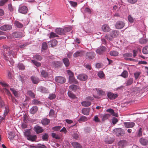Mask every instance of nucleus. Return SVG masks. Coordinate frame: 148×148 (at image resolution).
Here are the masks:
<instances>
[{
    "mask_svg": "<svg viewBox=\"0 0 148 148\" xmlns=\"http://www.w3.org/2000/svg\"><path fill=\"white\" fill-rule=\"evenodd\" d=\"M56 95L55 94H52L49 95V98L51 100L53 99L56 98Z\"/></svg>",
    "mask_w": 148,
    "mask_h": 148,
    "instance_id": "obj_63",
    "label": "nucleus"
},
{
    "mask_svg": "<svg viewBox=\"0 0 148 148\" xmlns=\"http://www.w3.org/2000/svg\"><path fill=\"white\" fill-rule=\"evenodd\" d=\"M67 72L69 76V77L74 76V73L70 70H67Z\"/></svg>",
    "mask_w": 148,
    "mask_h": 148,
    "instance_id": "obj_59",
    "label": "nucleus"
},
{
    "mask_svg": "<svg viewBox=\"0 0 148 148\" xmlns=\"http://www.w3.org/2000/svg\"><path fill=\"white\" fill-rule=\"evenodd\" d=\"M14 24L15 26L19 28H22L23 27V25L18 21H15L14 23Z\"/></svg>",
    "mask_w": 148,
    "mask_h": 148,
    "instance_id": "obj_37",
    "label": "nucleus"
},
{
    "mask_svg": "<svg viewBox=\"0 0 148 148\" xmlns=\"http://www.w3.org/2000/svg\"><path fill=\"white\" fill-rule=\"evenodd\" d=\"M123 56L126 60H128L129 57H131L132 56V54L131 53H127L124 54L123 55Z\"/></svg>",
    "mask_w": 148,
    "mask_h": 148,
    "instance_id": "obj_30",
    "label": "nucleus"
},
{
    "mask_svg": "<svg viewBox=\"0 0 148 148\" xmlns=\"http://www.w3.org/2000/svg\"><path fill=\"white\" fill-rule=\"evenodd\" d=\"M88 120V119L87 117L84 116L80 117L78 120V121L79 123H81L82 122H85L87 121Z\"/></svg>",
    "mask_w": 148,
    "mask_h": 148,
    "instance_id": "obj_31",
    "label": "nucleus"
},
{
    "mask_svg": "<svg viewBox=\"0 0 148 148\" xmlns=\"http://www.w3.org/2000/svg\"><path fill=\"white\" fill-rule=\"evenodd\" d=\"M79 133L77 132L74 133L73 136L75 139H77L79 138Z\"/></svg>",
    "mask_w": 148,
    "mask_h": 148,
    "instance_id": "obj_58",
    "label": "nucleus"
},
{
    "mask_svg": "<svg viewBox=\"0 0 148 148\" xmlns=\"http://www.w3.org/2000/svg\"><path fill=\"white\" fill-rule=\"evenodd\" d=\"M120 75L124 78H126L128 76V72L126 71L125 70Z\"/></svg>",
    "mask_w": 148,
    "mask_h": 148,
    "instance_id": "obj_39",
    "label": "nucleus"
},
{
    "mask_svg": "<svg viewBox=\"0 0 148 148\" xmlns=\"http://www.w3.org/2000/svg\"><path fill=\"white\" fill-rule=\"evenodd\" d=\"M119 53L116 51H111L110 52V54L111 56H116L118 55Z\"/></svg>",
    "mask_w": 148,
    "mask_h": 148,
    "instance_id": "obj_46",
    "label": "nucleus"
},
{
    "mask_svg": "<svg viewBox=\"0 0 148 148\" xmlns=\"http://www.w3.org/2000/svg\"><path fill=\"white\" fill-rule=\"evenodd\" d=\"M63 29L64 34L70 31L72 29V28L71 27H66Z\"/></svg>",
    "mask_w": 148,
    "mask_h": 148,
    "instance_id": "obj_54",
    "label": "nucleus"
},
{
    "mask_svg": "<svg viewBox=\"0 0 148 148\" xmlns=\"http://www.w3.org/2000/svg\"><path fill=\"white\" fill-rule=\"evenodd\" d=\"M32 81L33 83L34 84H37L39 82V79L34 76H32L31 77Z\"/></svg>",
    "mask_w": 148,
    "mask_h": 148,
    "instance_id": "obj_22",
    "label": "nucleus"
},
{
    "mask_svg": "<svg viewBox=\"0 0 148 148\" xmlns=\"http://www.w3.org/2000/svg\"><path fill=\"white\" fill-rule=\"evenodd\" d=\"M106 111L107 112L110 113L113 116H117V114L115 113L114 110L110 108L106 110Z\"/></svg>",
    "mask_w": 148,
    "mask_h": 148,
    "instance_id": "obj_32",
    "label": "nucleus"
},
{
    "mask_svg": "<svg viewBox=\"0 0 148 148\" xmlns=\"http://www.w3.org/2000/svg\"><path fill=\"white\" fill-rule=\"evenodd\" d=\"M12 36L14 38H20L23 36V34L21 32H15L12 33Z\"/></svg>",
    "mask_w": 148,
    "mask_h": 148,
    "instance_id": "obj_8",
    "label": "nucleus"
},
{
    "mask_svg": "<svg viewBox=\"0 0 148 148\" xmlns=\"http://www.w3.org/2000/svg\"><path fill=\"white\" fill-rule=\"evenodd\" d=\"M49 136L47 134H45L42 136V138L43 140L47 141L48 139Z\"/></svg>",
    "mask_w": 148,
    "mask_h": 148,
    "instance_id": "obj_44",
    "label": "nucleus"
},
{
    "mask_svg": "<svg viewBox=\"0 0 148 148\" xmlns=\"http://www.w3.org/2000/svg\"><path fill=\"white\" fill-rule=\"evenodd\" d=\"M18 67L19 69L23 70L25 69V67L24 65L22 64H19L18 65Z\"/></svg>",
    "mask_w": 148,
    "mask_h": 148,
    "instance_id": "obj_60",
    "label": "nucleus"
},
{
    "mask_svg": "<svg viewBox=\"0 0 148 148\" xmlns=\"http://www.w3.org/2000/svg\"><path fill=\"white\" fill-rule=\"evenodd\" d=\"M5 109L3 116L2 117L0 116V121H2L5 119V116L7 115L9 112V110L7 107L6 106L5 107Z\"/></svg>",
    "mask_w": 148,
    "mask_h": 148,
    "instance_id": "obj_14",
    "label": "nucleus"
},
{
    "mask_svg": "<svg viewBox=\"0 0 148 148\" xmlns=\"http://www.w3.org/2000/svg\"><path fill=\"white\" fill-rule=\"evenodd\" d=\"M86 56L89 59H92L95 57V53L93 52H89L86 53Z\"/></svg>",
    "mask_w": 148,
    "mask_h": 148,
    "instance_id": "obj_10",
    "label": "nucleus"
},
{
    "mask_svg": "<svg viewBox=\"0 0 148 148\" xmlns=\"http://www.w3.org/2000/svg\"><path fill=\"white\" fill-rule=\"evenodd\" d=\"M142 52L144 54H147L148 53V45L146 46L143 48Z\"/></svg>",
    "mask_w": 148,
    "mask_h": 148,
    "instance_id": "obj_42",
    "label": "nucleus"
},
{
    "mask_svg": "<svg viewBox=\"0 0 148 148\" xmlns=\"http://www.w3.org/2000/svg\"><path fill=\"white\" fill-rule=\"evenodd\" d=\"M4 90L6 94H7L9 97H11V98H12V95L10 92V91L6 88H5Z\"/></svg>",
    "mask_w": 148,
    "mask_h": 148,
    "instance_id": "obj_56",
    "label": "nucleus"
},
{
    "mask_svg": "<svg viewBox=\"0 0 148 148\" xmlns=\"http://www.w3.org/2000/svg\"><path fill=\"white\" fill-rule=\"evenodd\" d=\"M3 58L7 61H9L10 63V64H8L9 65L11 66L14 64V62L13 60H12L10 58L9 60V58L8 56L9 57L11 56L12 57L15 58L16 55V53L10 49V47L8 46L3 45Z\"/></svg>",
    "mask_w": 148,
    "mask_h": 148,
    "instance_id": "obj_1",
    "label": "nucleus"
},
{
    "mask_svg": "<svg viewBox=\"0 0 148 148\" xmlns=\"http://www.w3.org/2000/svg\"><path fill=\"white\" fill-rule=\"evenodd\" d=\"M119 34V31H118L114 30L110 33V35L112 38H115Z\"/></svg>",
    "mask_w": 148,
    "mask_h": 148,
    "instance_id": "obj_20",
    "label": "nucleus"
},
{
    "mask_svg": "<svg viewBox=\"0 0 148 148\" xmlns=\"http://www.w3.org/2000/svg\"><path fill=\"white\" fill-rule=\"evenodd\" d=\"M148 41V39L146 38H141L139 40V42L140 44H146Z\"/></svg>",
    "mask_w": 148,
    "mask_h": 148,
    "instance_id": "obj_33",
    "label": "nucleus"
},
{
    "mask_svg": "<svg viewBox=\"0 0 148 148\" xmlns=\"http://www.w3.org/2000/svg\"><path fill=\"white\" fill-rule=\"evenodd\" d=\"M82 105L85 107H88L91 105V103L90 101H84L82 102Z\"/></svg>",
    "mask_w": 148,
    "mask_h": 148,
    "instance_id": "obj_34",
    "label": "nucleus"
},
{
    "mask_svg": "<svg viewBox=\"0 0 148 148\" xmlns=\"http://www.w3.org/2000/svg\"><path fill=\"white\" fill-rule=\"evenodd\" d=\"M40 73L41 75L44 78H46L48 77V74L44 70H42L40 71Z\"/></svg>",
    "mask_w": 148,
    "mask_h": 148,
    "instance_id": "obj_25",
    "label": "nucleus"
},
{
    "mask_svg": "<svg viewBox=\"0 0 148 148\" xmlns=\"http://www.w3.org/2000/svg\"><path fill=\"white\" fill-rule=\"evenodd\" d=\"M58 43V42L55 39H53L48 42V45L50 47H55Z\"/></svg>",
    "mask_w": 148,
    "mask_h": 148,
    "instance_id": "obj_18",
    "label": "nucleus"
},
{
    "mask_svg": "<svg viewBox=\"0 0 148 148\" xmlns=\"http://www.w3.org/2000/svg\"><path fill=\"white\" fill-rule=\"evenodd\" d=\"M128 19L130 23H133L134 21V18H133L131 15H128Z\"/></svg>",
    "mask_w": 148,
    "mask_h": 148,
    "instance_id": "obj_50",
    "label": "nucleus"
},
{
    "mask_svg": "<svg viewBox=\"0 0 148 148\" xmlns=\"http://www.w3.org/2000/svg\"><path fill=\"white\" fill-rule=\"evenodd\" d=\"M114 132L117 136H122L125 134L124 130L121 128H117L114 130Z\"/></svg>",
    "mask_w": 148,
    "mask_h": 148,
    "instance_id": "obj_2",
    "label": "nucleus"
},
{
    "mask_svg": "<svg viewBox=\"0 0 148 148\" xmlns=\"http://www.w3.org/2000/svg\"><path fill=\"white\" fill-rule=\"evenodd\" d=\"M139 142L143 145H148V140L143 137L140 139Z\"/></svg>",
    "mask_w": 148,
    "mask_h": 148,
    "instance_id": "obj_12",
    "label": "nucleus"
},
{
    "mask_svg": "<svg viewBox=\"0 0 148 148\" xmlns=\"http://www.w3.org/2000/svg\"><path fill=\"white\" fill-rule=\"evenodd\" d=\"M141 73L139 72H136L134 74L135 79H137Z\"/></svg>",
    "mask_w": 148,
    "mask_h": 148,
    "instance_id": "obj_57",
    "label": "nucleus"
},
{
    "mask_svg": "<svg viewBox=\"0 0 148 148\" xmlns=\"http://www.w3.org/2000/svg\"><path fill=\"white\" fill-rule=\"evenodd\" d=\"M27 139L32 141H34L36 140L37 137L36 135H30L27 138Z\"/></svg>",
    "mask_w": 148,
    "mask_h": 148,
    "instance_id": "obj_26",
    "label": "nucleus"
},
{
    "mask_svg": "<svg viewBox=\"0 0 148 148\" xmlns=\"http://www.w3.org/2000/svg\"><path fill=\"white\" fill-rule=\"evenodd\" d=\"M55 79L56 82L61 84H63L66 82L65 78L62 76H56Z\"/></svg>",
    "mask_w": 148,
    "mask_h": 148,
    "instance_id": "obj_4",
    "label": "nucleus"
},
{
    "mask_svg": "<svg viewBox=\"0 0 148 148\" xmlns=\"http://www.w3.org/2000/svg\"><path fill=\"white\" fill-rule=\"evenodd\" d=\"M51 136L53 138H55L56 139H59L60 138V137L57 134H56L54 133H51Z\"/></svg>",
    "mask_w": 148,
    "mask_h": 148,
    "instance_id": "obj_48",
    "label": "nucleus"
},
{
    "mask_svg": "<svg viewBox=\"0 0 148 148\" xmlns=\"http://www.w3.org/2000/svg\"><path fill=\"white\" fill-rule=\"evenodd\" d=\"M69 81L70 82L76 84H78V82L77 80L75 78L74 76L69 77Z\"/></svg>",
    "mask_w": 148,
    "mask_h": 148,
    "instance_id": "obj_27",
    "label": "nucleus"
},
{
    "mask_svg": "<svg viewBox=\"0 0 148 148\" xmlns=\"http://www.w3.org/2000/svg\"><path fill=\"white\" fill-rule=\"evenodd\" d=\"M84 54V51H79L76 52L74 53L73 56L75 58H76L79 56H82Z\"/></svg>",
    "mask_w": 148,
    "mask_h": 148,
    "instance_id": "obj_17",
    "label": "nucleus"
},
{
    "mask_svg": "<svg viewBox=\"0 0 148 148\" xmlns=\"http://www.w3.org/2000/svg\"><path fill=\"white\" fill-rule=\"evenodd\" d=\"M41 123L43 125H47L49 123L50 120L47 118H45L41 121Z\"/></svg>",
    "mask_w": 148,
    "mask_h": 148,
    "instance_id": "obj_29",
    "label": "nucleus"
},
{
    "mask_svg": "<svg viewBox=\"0 0 148 148\" xmlns=\"http://www.w3.org/2000/svg\"><path fill=\"white\" fill-rule=\"evenodd\" d=\"M12 28V27L11 25H5L0 27V29L5 31L10 30Z\"/></svg>",
    "mask_w": 148,
    "mask_h": 148,
    "instance_id": "obj_15",
    "label": "nucleus"
},
{
    "mask_svg": "<svg viewBox=\"0 0 148 148\" xmlns=\"http://www.w3.org/2000/svg\"><path fill=\"white\" fill-rule=\"evenodd\" d=\"M38 110V108L36 106L32 107L30 110V112L32 114H35Z\"/></svg>",
    "mask_w": 148,
    "mask_h": 148,
    "instance_id": "obj_24",
    "label": "nucleus"
},
{
    "mask_svg": "<svg viewBox=\"0 0 148 148\" xmlns=\"http://www.w3.org/2000/svg\"><path fill=\"white\" fill-rule=\"evenodd\" d=\"M101 29L102 30L105 32H108L111 30L109 26L106 24L103 25Z\"/></svg>",
    "mask_w": 148,
    "mask_h": 148,
    "instance_id": "obj_11",
    "label": "nucleus"
},
{
    "mask_svg": "<svg viewBox=\"0 0 148 148\" xmlns=\"http://www.w3.org/2000/svg\"><path fill=\"white\" fill-rule=\"evenodd\" d=\"M47 48V45L46 42H43L42 44V49L43 50L46 49Z\"/></svg>",
    "mask_w": 148,
    "mask_h": 148,
    "instance_id": "obj_53",
    "label": "nucleus"
},
{
    "mask_svg": "<svg viewBox=\"0 0 148 148\" xmlns=\"http://www.w3.org/2000/svg\"><path fill=\"white\" fill-rule=\"evenodd\" d=\"M8 1V0H1L0 1V6H3Z\"/></svg>",
    "mask_w": 148,
    "mask_h": 148,
    "instance_id": "obj_61",
    "label": "nucleus"
},
{
    "mask_svg": "<svg viewBox=\"0 0 148 148\" xmlns=\"http://www.w3.org/2000/svg\"><path fill=\"white\" fill-rule=\"evenodd\" d=\"M98 77L100 78H102L105 75L103 71L99 72L97 74Z\"/></svg>",
    "mask_w": 148,
    "mask_h": 148,
    "instance_id": "obj_52",
    "label": "nucleus"
},
{
    "mask_svg": "<svg viewBox=\"0 0 148 148\" xmlns=\"http://www.w3.org/2000/svg\"><path fill=\"white\" fill-rule=\"evenodd\" d=\"M55 32L59 35L64 34V29L62 28H57L55 29Z\"/></svg>",
    "mask_w": 148,
    "mask_h": 148,
    "instance_id": "obj_21",
    "label": "nucleus"
},
{
    "mask_svg": "<svg viewBox=\"0 0 148 148\" xmlns=\"http://www.w3.org/2000/svg\"><path fill=\"white\" fill-rule=\"evenodd\" d=\"M8 137L11 140H13L15 136L14 134L12 132H9L8 133Z\"/></svg>",
    "mask_w": 148,
    "mask_h": 148,
    "instance_id": "obj_41",
    "label": "nucleus"
},
{
    "mask_svg": "<svg viewBox=\"0 0 148 148\" xmlns=\"http://www.w3.org/2000/svg\"><path fill=\"white\" fill-rule=\"evenodd\" d=\"M18 12L23 14H25L27 11V8L25 6H23L19 7L18 10Z\"/></svg>",
    "mask_w": 148,
    "mask_h": 148,
    "instance_id": "obj_7",
    "label": "nucleus"
},
{
    "mask_svg": "<svg viewBox=\"0 0 148 148\" xmlns=\"http://www.w3.org/2000/svg\"><path fill=\"white\" fill-rule=\"evenodd\" d=\"M107 96L110 99L112 100L117 98L118 95L116 94H113L111 92H109L108 93Z\"/></svg>",
    "mask_w": 148,
    "mask_h": 148,
    "instance_id": "obj_16",
    "label": "nucleus"
},
{
    "mask_svg": "<svg viewBox=\"0 0 148 148\" xmlns=\"http://www.w3.org/2000/svg\"><path fill=\"white\" fill-rule=\"evenodd\" d=\"M31 62L34 64L37 67L40 66H41V64L40 62H38L34 60H31Z\"/></svg>",
    "mask_w": 148,
    "mask_h": 148,
    "instance_id": "obj_47",
    "label": "nucleus"
},
{
    "mask_svg": "<svg viewBox=\"0 0 148 148\" xmlns=\"http://www.w3.org/2000/svg\"><path fill=\"white\" fill-rule=\"evenodd\" d=\"M61 128V127L57 126L53 127L52 128V129L55 131L59 130Z\"/></svg>",
    "mask_w": 148,
    "mask_h": 148,
    "instance_id": "obj_64",
    "label": "nucleus"
},
{
    "mask_svg": "<svg viewBox=\"0 0 148 148\" xmlns=\"http://www.w3.org/2000/svg\"><path fill=\"white\" fill-rule=\"evenodd\" d=\"M110 116V115L109 114H106L104 115L102 118V121H104L108 119Z\"/></svg>",
    "mask_w": 148,
    "mask_h": 148,
    "instance_id": "obj_51",
    "label": "nucleus"
},
{
    "mask_svg": "<svg viewBox=\"0 0 148 148\" xmlns=\"http://www.w3.org/2000/svg\"><path fill=\"white\" fill-rule=\"evenodd\" d=\"M33 58L39 61H40L42 59V58L41 56L37 54L35 55Z\"/></svg>",
    "mask_w": 148,
    "mask_h": 148,
    "instance_id": "obj_43",
    "label": "nucleus"
},
{
    "mask_svg": "<svg viewBox=\"0 0 148 148\" xmlns=\"http://www.w3.org/2000/svg\"><path fill=\"white\" fill-rule=\"evenodd\" d=\"M38 90L42 93H47V90L46 88L45 87L41 86L38 88Z\"/></svg>",
    "mask_w": 148,
    "mask_h": 148,
    "instance_id": "obj_36",
    "label": "nucleus"
},
{
    "mask_svg": "<svg viewBox=\"0 0 148 148\" xmlns=\"http://www.w3.org/2000/svg\"><path fill=\"white\" fill-rule=\"evenodd\" d=\"M90 110V108H84L82 110V113L85 115H88L89 114Z\"/></svg>",
    "mask_w": 148,
    "mask_h": 148,
    "instance_id": "obj_23",
    "label": "nucleus"
},
{
    "mask_svg": "<svg viewBox=\"0 0 148 148\" xmlns=\"http://www.w3.org/2000/svg\"><path fill=\"white\" fill-rule=\"evenodd\" d=\"M10 90L13 93L16 97L18 96V92L17 91L15 90L13 88H10Z\"/></svg>",
    "mask_w": 148,
    "mask_h": 148,
    "instance_id": "obj_55",
    "label": "nucleus"
},
{
    "mask_svg": "<svg viewBox=\"0 0 148 148\" xmlns=\"http://www.w3.org/2000/svg\"><path fill=\"white\" fill-rule=\"evenodd\" d=\"M68 95L70 98L73 99H74L76 98L75 95L71 91H68Z\"/></svg>",
    "mask_w": 148,
    "mask_h": 148,
    "instance_id": "obj_40",
    "label": "nucleus"
},
{
    "mask_svg": "<svg viewBox=\"0 0 148 148\" xmlns=\"http://www.w3.org/2000/svg\"><path fill=\"white\" fill-rule=\"evenodd\" d=\"M62 61L66 67H68L69 66L70 62L68 58H64L63 59Z\"/></svg>",
    "mask_w": 148,
    "mask_h": 148,
    "instance_id": "obj_28",
    "label": "nucleus"
},
{
    "mask_svg": "<svg viewBox=\"0 0 148 148\" xmlns=\"http://www.w3.org/2000/svg\"><path fill=\"white\" fill-rule=\"evenodd\" d=\"M125 26V23L121 21H117L115 24V27L117 29H121Z\"/></svg>",
    "mask_w": 148,
    "mask_h": 148,
    "instance_id": "obj_3",
    "label": "nucleus"
},
{
    "mask_svg": "<svg viewBox=\"0 0 148 148\" xmlns=\"http://www.w3.org/2000/svg\"><path fill=\"white\" fill-rule=\"evenodd\" d=\"M69 88L72 90H75L77 88V86L75 85H71L69 86Z\"/></svg>",
    "mask_w": 148,
    "mask_h": 148,
    "instance_id": "obj_45",
    "label": "nucleus"
},
{
    "mask_svg": "<svg viewBox=\"0 0 148 148\" xmlns=\"http://www.w3.org/2000/svg\"><path fill=\"white\" fill-rule=\"evenodd\" d=\"M27 94L31 97L34 98H35V95L34 93L31 90H28L27 91Z\"/></svg>",
    "mask_w": 148,
    "mask_h": 148,
    "instance_id": "obj_38",
    "label": "nucleus"
},
{
    "mask_svg": "<svg viewBox=\"0 0 148 148\" xmlns=\"http://www.w3.org/2000/svg\"><path fill=\"white\" fill-rule=\"evenodd\" d=\"M142 128L141 127H140L139 129V130L138 131L137 136L139 137H140L142 135Z\"/></svg>",
    "mask_w": 148,
    "mask_h": 148,
    "instance_id": "obj_62",
    "label": "nucleus"
},
{
    "mask_svg": "<svg viewBox=\"0 0 148 148\" xmlns=\"http://www.w3.org/2000/svg\"><path fill=\"white\" fill-rule=\"evenodd\" d=\"M34 130L37 134L42 133L44 131L41 127L37 126L34 127Z\"/></svg>",
    "mask_w": 148,
    "mask_h": 148,
    "instance_id": "obj_19",
    "label": "nucleus"
},
{
    "mask_svg": "<svg viewBox=\"0 0 148 148\" xmlns=\"http://www.w3.org/2000/svg\"><path fill=\"white\" fill-rule=\"evenodd\" d=\"M58 36L57 35L56 33L53 32H51L50 34L49 38H53L56 37H58Z\"/></svg>",
    "mask_w": 148,
    "mask_h": 148,
    "instance_id": "obj_49",
    "label": "nucleus"
},
{
    "mask_svg": "<svg viewBox=\"0 0 148 148\" xmlns=\"http://www.w3.org/2000/svg\"><path fill=\"white\" fill-rule=\"evenodd\" d=\"M127 142L125 140H120L118 143V145L121 147H125L127 144Z\"/></svg>",
    "mask_w": 148,
    "mask_h": 148,
    "instance_id": "obj_9",
    "label": "nucleus"
},
{
    "mask_svg": "<svg viewBox=\"0 0 148 148\" xmlns=\"http://www.w3.org/2000/svg\"><path fill=\"white\" fill-rule=\"evenodd\" d=\"M123 124L126 128H132L135 125V123L134 122H125Z\"/></svg>",
    "mask_w": 148,
    "mask_h": 148,
    "instance_id": "obj_6",
    "label": "nucleus"
},
{
    "mask_svg": "<svg viewBox=\"0 0 148 148\" xmlns=\"http://www.w3.org/2000/svg\"><path fill=\"white\" fill-rule=\"evenodd\" d=\"M106 48L104 46H102L98 48L96 50L97 53L101 54L106 50Z\"/></svg>",
    "mask_w": 148,
    "mask_h": 148,
    "instance_id": "obj_13",
    "label": "nucleus"
},
{
    "mask_svg": "<svg viewBox=\"0 0 148 148\" xmlns=\"http://www.w3.org/2000/svg\"><path fill=\"white\" fill-rule=\"evenodd\" d=\"M133 79L132 78H130L127 80L126 84V86H128L132 84L133 82Z\"/></svg>",
    "mask_w": 148,
    "mask_h": 148,
    "instance_id": "obj_35",
    "label": "nucleus"
},
{
    "mask_svg": "<svg viewBox=\"0 0 148 148\" xmlns=\"http://www.w3.org/2000/svg\"><path fill=\"white\" fill-rule=\"evenodd\" d=\"M88 77L87 75L84 74H80L77 76L78 79L82 81L86 80L87 79Z\"/></svg>",
    "mask_w": 148,
    "mask_h": 148,
    "instance_id": "obj_5",
    "label": "nucleus"
}]
</instances>
